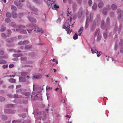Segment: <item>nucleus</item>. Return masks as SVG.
Returning a JSON list of instances; mask_svg holds the SVG:
<instances>
[{"label": "nucleus", "mask_w": 123, "mask_h": 123, "mask_svg": "<svg viewBox=\"0 0 123 123\" xmlns=\"http://www.w3.org/2000/svg\"><path fill=\"white\" fill-rule=\"evenodd\" d=\"M55 0H48L47 4L49 8H52L53 9L55 8V9L59 8V6L56 5L55 3Z\"/></svg>", "instance_id": "1"}, {"label": "nucleus", "mask_w": 123, "mask_h": 123, "mask_svg": "<svg viewBox=\"0 0 123 123\" xmlns=\"http://www.w3.org/2000/svg\"><path fill=\"white\" fill-rule=\"evenodd\" d=\"M87 14H86L87 18L86 21V23L85 26V28H87L89 25L88 22L90 21L91 22L92 21V16L93 15V13H91L90 14V17H89L87 16Z\"/></svg>", "instance_id": "2"}, {"label": "nucleus", "mask_w": 123, "mask_h": 123, "mask_svg": "<svg viewBox=\"0 0 123 123\" xmlns=\"http://www.w3.org/2000/svg\"><path fill=\"white\" fill-rule=\"evenodd\" d=\"M95 37H97V41H99L101 38V35L99 32V30L98 29H97L95 32L94 35Z\"/></svg>", "instance_id": "3"}, {"label": "nucleus", "mask_w": 123, "mask_h": 123, "mask_svg": "<svg viewBox=\"0 0 123 123\" xmlns=\"http://www.w3.org/2000/svg\"><path fill=\"white\" fill-rule=\"evenodd\" d=\"M25 27V26L23 25L19 26L18 27V29H17L16 31L18 32H20L23 33H27V32L26 30H24L22 28Z\"/></svg>", "instance_id": "4"}, {"label": "nucleus", "mask_w": 123, "mask_h": 123, "mask_svg": "<svg viewBox=\"0 0 123 123\" xmlns=\"http://www.w3.org/2000/svg\"><path fill=\"white\" fill-rule=\"evenodd\" d=\"M27 58L26 57H22L21 58V62L22 63L25 64L26 63L31 64L33 63L32 61H27L26 60Z\"/></svg>", "instance_id": "5"}, {"label": "nucleus", "mask_w": 123, "mask_h": 123, "mask_svg": "<svg viewBox=\"0 0 123 123\" xmlns=\"http://www.w3.org/2000/svg\"><path fill=\"white\" fill-rule=\"evenodd\" d=\"M91 51L92 52V53L93 54L94 53H97L96 54L97 56L99 57L100 56V52H98V51H97L96 48H91Z\"/></svg>", "instance_id": "6"}, {"label": "nucleus", "mask_w": 123, "mask_h": 123, "mask_svg": "<svg viewBox=\"0 0 123 123\" xmlns=\"http://www.w3.org/2000/svg\"><path fill=\"white\" fill-rule=\"evenodd\" d=\"M22 91H25V90L24 89H19L18 90H17L16 92L17 93H18V92H20L22 94H24L25 96H27L29 95V93L28 92H22Z\"/></svg>", "instance_id": "7"}, {"label": "nucleus", "mask_w": 123, "mask_h": 123, "mask_svg": "<svg viewBox=\"0 0 123 123\" xmlns=\"http://www.w3.org/2000/svg\"><path fill=\"white\" fill-rule=\"evenodd\" d=\"M110 6L109 5H108L107 6V7L106 8L104 9L103 11V13L104 14H106L107 13V11L110 9Z\"/></svg>", "instance_id": "8"}, {"label": "nucleus", "mask_w": 123, "mask_h": 123, "mask_svg": "<svg viewBox=\"0 0 123 123\" xmlns=\"http://www.w3.org/2000/svg\"><path fill=\"white\" fill-rule=\"evenodd\" d=\"M5 113L7 114H10L13 113L15 112L16 111L15 110L10 111L8 109H5L4 111Z\"/></svg>", "instance_id": "9"}, {"label": "nucleus", "mask_w": 123, "mask_h": 123, "mask_svg": "<svg viewBox=\"0 0 123 123\" xmlns=\"http://www.w3.org/2000/svg\"><path fill=\"white\" fill-rule=\"evenodd\" d=\"M43 0L45 1L46 0ZM33 2L34 3L38 5H40L42 4V2L40 0H33Z\"/></svg>", "instance_id": "10"}, {"label": "nucleus", "mask_w": 123, "mask_h": 123, "mask_svg": "<svg viewBox=\"0 0 123 123\" xmlns=\"http://www.w3.org/2000/svg\"><path fill=\"white\" fill-rule=\"evenodd\" d=\"M28 43V41L26 40L23 42L20 41L18 43V44L19 45H25L27 44Z\"/></svg>", "instance_id": "11"}, {"label": "nucleus", "mask_w": 123, "mask_h": 123, "mask_svg": "<svg viewBox=\"0 0 123 123\" xmlns=\"http://www.w3.org/2000/svg\"><path fill=\"white\" fill-rule=\"evenodd\" d=\"M42 77V74H39L36 75H35L32 77V79H39L41 78Z\"/></svg>", "instance_id": "12"}, {"label": "nucleus", "mask_w": 123, "mask_h": 123, "mask_svg": "<svg viewBox=\"0 0 123 123\" xmlns=\"http://www.w3.org/2000/svg\"><path fill=\"white\" fill-rule=\"evenodd\" d=\"M28 7L30 9L35 12H37L38 10L37 8L33 6H28Z\"/></svg>", "instance_id": "13"}, {"label": "nucleus", "mask_w": 123, "mask_h": 123, "mask_svg": "<svg viewBox=\"0 0 123 123\" xmlns=\"http://www.w3.org/2000/svg\"><path fill=\"white\" fill-rule=\"evenodd\" d=\"M28 18L31 23H35L36 22V19L34 18L28 17Z\"/></svg>", "instance_id": "14"}, {"label": "nucleus", "mask_w": 123, "mask_h": 123, "mask_svg": "<svg viewBox=\"0 0 123 123\" xmlns=\"http://www.w3.org/2000/svg\"><path fill=\"white\" fill-rule=\"evenodd\" d=\"M19 82H23L25 81V79L24 76V77H19Z\"/></svg>", "instance_id": "15"}, {"label": "nucleus", "mask_w": 123, "mask_h": 123, "mask_svg": "<svg viewBox=\"0 0 123 123\" xmlns=\"http://www.w3.org/2000/svg\"><path fill=\"white\" fill-rule=\"evenodd\" d=\"M14 4L16 5L20 6V7H19V8H21L23 6L22 4H21L17 1H14Z\"/></svg>", "instance_id": "16"}, {"label": "nucleus", "mask_w": 123, "mask_h": 123, "mask_svg": "<svg viewBox=\"0 0 123 123\" xmlns=\"http://www.w3.org/2000/svg\"><path fill=\"white\" fill-rule=\"evenodd\" d=\"M69 25L68 24L67 25L66 24H64L63 26V28L64 29H66L69 28Z\"/></svg>", "instance_id": "17"}, {"label": "nucleus", "mask_w": 123, "mask_h": 123, "mask_svg": "<svg viewBox=\"0 0 123 123\" xmlns=\"http://www.w3.org/2000/svg\"><path fill=\"white\" fill-rule=\"evenodd\" d=\"M104 21H102L101 23V28L103 29H104L105 28V26L104 24Z\"/></svg>", "instance_id": "18"}, {"label": "nucleus", "mask_w": 123, "mask_h": 123, "mask_svg": "<svg viewBox=\"0 0 123 123\" xmlns=\"http://www.w3.org/2000/svg\"><path fill=\"white\" fill-rule=\"evenodd\" d=\"M67 16H69V15H72V12H71L69 8L67 10Z\"/></svg>", "instance_id": "19"}, {"label": "nucleus", "mask_w": 123, "mask_h": 123, "mask_svg": "<svg viewBox=\"0 0 123 123\" xmlns=\"http://www.w3.org/2000/svg\"><path fill=\"white\" fill-rule=\"evenodd\" d=\"M33 30V31L34 32H38L40 31L41 30V28H35V29Z\"/></svg>", "instance_id": "20"}, {"label": "nucleus", "mask_w": 123, "mask_h": 123, "mask_svg": "<svg viewBox=\"0 0 123 123\" xmlns=\"http://www.w3.org/2000/svg\"><path fill=\"white\" fill-rule=\"evenodd\" d=\"M104 5L103 2L102 1L100 2L98 4V6L99 8L102 7Z\"/></svg>", "instance_id": "21"}, {"label": "nucleus", "mask_w": 123, "mask_h": 123, "mask_svg": "<svg viewBox=\"0 0 123 123\" xmlns=\"http://www.w3.org/2000/svg\"><path fill=\"white\" fill-rule=\"evenodd\" d=\"M83 27H81L79 31H78L79 33L78 34V35L79 36H80L81 33H82V32L83 31Z\"/></svg>", "instance_id": "22"}, {"label": "nucleus", "mask_w": 123, "mask_h": 123, "mask_svg": "<svg viewBox=\"0 0 123 123\" xmlns=\"http://www.w3.org/2000/svg\"><path fill=\"white\" fill-rule=\"evenodd\" d=\"M8 81L9 82L12 83H14L15 82V80L13 78L9 79L8 80Z\"/></svg>", "instance_id": "23"}, {"label": "nucleus", "mask_w": 123, "mask_h": 123, "mask_svg": "<svg viewBox=\"0 0 123 123\" xmlns=\"http://www.w3.org/2000/svg\"><path fill=\"white\" fill-rule=\"evenodd\" d=\"M15 38H16V37H14L12 38H9L8 39H7L6 40V41L8 42H11L13 40L12 39H14Z\"/></svg>", "instance_id": "24"}, {"label": "nucleus", "mask_w": 123, "mask_h": 123, "mask_svg": "<svg viewBox=\"0 0 123 123\" xmlns=\"http://www.w3.org/2000/svg\"><path fill=\"white\" fill-rule=\"evenodd\" d=\"M117 6L115 4H113L111 6V7L112 10H115L117 8Z\"/></svg>", "instance_id": "25"}, {"label": "nucleus", "mask_w": 123, "mask_h": 123, "mask_svg": "<svg viewBox=\"0 0 123 123\" xmlns=\"http://www.w3.org/2000/svg\"><path fill=\"white\" fill-rule=\"evenodd\" d=\"M77 33L76 32L73 36V38L74 40H76L78 38V34H77Z\"/></svg>", "instance_id": "26"}, {"label": "nucleus", "mask_w": 123, "mask_h": 123, "mask_svg": "<svg viewBox=\"0 0 123 123\" xmlns=\"http://www.w3.org/2000/svg\"><path fill=\"white\" fill-rule=\"evenodd\" d=\"M12 17L14 18H16L17 16V14L15 12H12Z\"/></svg>", "instance_id": "27"}, {"label": "nucleus", "mask_w": 123, "mask_h": 123, "mask_svg": "<svg viewBox=\"0 0 123 123\" xmlns=\"http://www.w3.org/2000/svg\"><path fill=\"white\" fill-rule=\"evenodd\" d=\"M23 55L22 54H13V57H18L22 56Z\"/></svg>", "instance_id": "28"}, {"label": "nucleus", "mask_w": 123, "mask_h": 123, "mask_svg": "<svg viewBox=\"0 0 123 123\" xmlns=\"http://www.w3.org/2000/svg\"><path fill=\"white\" fill-rule=\"evenodd\" d=\"M6 30V28L3 26H2L1 27V29L0 31L1 32H3Z\"/></svg>", "instance_id": "29"}, {"label": "nucleus", "mask_w": 123, "mask_h": 123, "mask_svg": "<svg viewBox=\"0 0 123 123\" xmlns=\"http://www.w3.org/2000/svg\"><path fill=\"white\" fill-rule=\"evenodd\" d=\"M32 47V45L26 46H25V49H28L31 48Z\"/></svg>", "instance_id": "30"}, {"label": "nucleus", "mask_w": 123, "mask_h": 123, "mask_svg": "<svg viewBox=\"0 0 123 123\" xmlns=\"http://www.w3.org/2000/svg\"><path fill=\"white\" fill-rule=\"evenodd\" d=\"M6 16L8 18H10L11 17V13L9 12H7L6 13Z\"/></svg>", "instance_id": "31"}, {"label": "nucleus", "mask_w": 123, "mask_h": 123, "mask_svg": "<svg viewBox=\"0 0 123 123\" xmlns=\"http://www.w3.org/2000/svg\"><path fill=\"white\" fill-rule=\"evenodd\" d=\"M97 4L96 3H94L92 7V9L94 10H95L97 8Z\"/></svg>", "instance_id": "32"}, {"label": "nucleus", "mask_w": 123, "mask_h": 123, "mask_svg": "<svg viewBox=\"0 0 123 123\" xmlns=\"http://www.w3.org/2000/svg\"><path fill=\"white\" fill-rule=\"evenodd\" d=\"M66 31H67V33L68 34H70L72 31L71 29L68 28L66 29Z\"/></svg>", "instance_id": "33"}, {"label": "nucleus", "mask_w": 123, "mask_h": 123, "mask_svg": "<svg viewBox=\"0 0 123 123\" xmlns=\"http://www.w3.org/2000/svg\"><path fill=\"white\" fill-rule=\"evenodd\" d=\"M6 61L4 60H0V64H6Z\"/></svg>", "instance_id": "34"}, {"label": "nucleus", "mask_w": 123, "mask_h": 123, "mask_svg": "<svg viewBox=\"0 0 123 123\" xmlns=\"http://www.w3.org/2000/svg\"><path fill=\"white\" fill-rule=\"evenodd\" d=\"M11 9L13 10H16L17 8L16 7L14 6H11Z\"/></svg>", "instance_id": "35"}, {"label": "nucleus", "mask_w": 123, "mask_h": 123, "mask_svg": "<svg viewBox=\"0 0 123 123\" xmlns=\"http://www.w3.org/2000/svg\"><path fill=\"white\" fill-rule=\"evenodd\" d=\"M1 37L3 38H5L6 37V35L4 33H2L1 34Z\"/></svg>", "instance_id": "36"}, {"label": "nucleus", "mask_w": 123, "mask_h": 123, "mask_svg": "<svg viewBox=\"0 0 123 123\" xmlns=\"http://www.w3.org/2000/svg\"><path fill=\"white\" fill-rule=\"evenodd\" d=\"M5 22H6L9 23L11 21V20L9 18H6L5 20Z\"/></svg>", "instance_id": "37"}, {"label": "nucleus", "mask_w": 123, "mask_h": 123, "mask_svg": "<svg viewBox=\"0 0 123 123\" xmlns=\"http://www.w3.org/2000/svg\"><path fill=\"white\" fill-rule=\"evenodd\" d=\"M8 57L7 55H6V56H0V59H3L4 58H8Z\"/></svg>", "instance_id": "38"}, {"label": "nucleus", "mask_w": 123, "mask_h": 123, "mask_svg": "<svg viewBox=\"0 0 123 123\" xmlns=\"http://www.w3.org/2000/svg\"><path fill=\"white\" fill-rule=\"evenodd\" d=\"M27 74V73L25 72H23L22 73V75L24 77Z\"/></svg>", "instance_id": "39"}, {"label": "nucleus", "mask_w": 123, "mask_h": 123, "mask_svg": "<svg viewBox=\"0 0 123 123\" xmlns=\"http://www.w3.org/2000/svg\"><path fill=\"white\" fill-rule=\"evenodd\" d=\"M33 29L32 30L31 29L27 30V31L30 34H31L32 32L33 31Z\"/></svg>", "instance_id": "40"}, {"label": "nucleus", "mask_w": 123, "mask_h": 123, "mask_svg": "<svg viewBox=\"0 0 123 123\" xmlns=\"http://www.w3.org/2000/svg\"><path fill=\"white\" fill-rule=\"evenodd\" d=\"M8 65H4L2 66V67L4 69H5L8 67Z\"/></svg>", "instance_id": "41"}, {"label": "nucleus", "mask_w": 123, "mask_h": 123, "mask_svg": "<svg viewBox=\"0 0 123 123\" xmlns=\"http://www.w3.org/2000/svg\"><path fill=\"white\" fill-rule=\"evenodd\" d=\"M104 36L105 39H106L107 38V34L106 33L104 32L103 34Z\"/></svg>", "instance_id": "42"}, {"label": "nucleus", "mask_w": 123, "mask_h": 123, "mask_svg": "<svg viewBox=\"0 0 123 123\" xmlns=\"http://www.w3.org/2000/svg\"><path fill=\"white\" fill-rule=\"evenodd\" d=\"M2 117L5 120H6L7 118V116L6 115H3L2 116Z\"/></svg>", "instance_id": "43"}, {"label": "nucleus", "mask_w": 123, "mask_h": 123, "mask_svg": "<svg viewBox=\"0 0 123 123\" xmlns=\"http://www.w3.org/2000/svg\"><path fill=\"white\" fill-rule=\"evenodd\" d=\"M5 100V98L2 97H0V101H4Z\"/></svg>", "instance_id": "44"}, {"label": "nucleus", "mask_w": 123, "mask_h": 123, "mask_svg": "<svg viewBox=\"0 0 123 123\" xmlns=\"http://www.w3.org/2000/svg\"><path fill=\"white\" fill-rule=\"evenodd\" d=\"M52 88L51 87H48L47 86L46 87V89L47 90H49L52 89Z\"/></svg>", "instance_id": "45"}, {"label": "nucleus", "mask_w": 123, "mask_h": 123, "mask_svg": "<svg viewBox=\"0 0 123 123\" xmlns=\"http://www.w3.org/2000/svg\"><path fill=\"white\" fill-rule=\"evenodd\" d=\"M92 4V1L91 0H89L88 1V4L89 5L91 6Z\"/></svg>", "instance_id": "46"}, {"label": "nucleus", "mask_w": 123, "mask_h": 123, "mask_svg": "<svg viewBox=\"0 0 123 123\" xmlns=\"http://www.w3.org/2000/svg\"><path fill=\"white\" fill-rule=\"evenodd\" d=\"M81 15V12H78V18H80Z\"/></svg>", "instance_id": "47"}, {"label": "nucleus", "mask_w": 123, "mask_h": 123, "mask_svg": "<svg viewBox=\"0 0 123 123\" xmlns=\"http://www.w3.org/2000/svg\"><path fill=\"white\" fill-rule=\"evenodd\" d=\"M110 14L111 16L112 17L114 16V13L113 12H110Z\"/></svg>", "instance_id": "48"}, {"label": "nucleus", "mask_w": 123, "mask_h": 123, "mask_svg": "<svg viewBox=\"0 0 123 123\" xmlns=\"http://www.w3.org/2000/svg\"><path fill=\"white\" fill-rule=\"evenodd\" d=\"M4 54V52L2 50L0 51V55H3Z\"/></svg>", "instance_id": "49"}, {"label": "nucleus", "mask_w": 123, "mask_h": 123, "mask_svg": "<svg viewBox=\"0 0 123 123\" xmlns=\"http://www.w3.org/2000/svg\"><path fill=\"white\" fill-rule=\"evenodd\" d=\"M12 123H18L19 122L17 120H13L12 121Z\"/></svg>", "instance_id": "50"}, {"label": "nucleus", "mask_w": 123, "mask_h": 123, "mask_svg": "<svg viewBox=\"0 0 123 123\" xmlns=\"http://www.w3.org/2000/svg\"><path fill=\"white\" fill-rule=\"evenodd\" d=\"M77 3L79 4L81 3L82 2V0H76Z\"/></svg>", "instance_id": "51"}, {"label": "nucleus", "mask_w": 123, "mask_h": 123, "mask_svg": "<svg viewBox=\"0 0 123 123\" xmlns=\"http://www.w3.org/2000/svg\"><path fill=\"white\" fill-rule=\"evenodd\" d=\"M14 87L13 85H12L9 86V88H12Z\"/></svg>", "instance_id": "52"}, {"label": "nucleus", "mask_w": 123, "mask_h": 123, "mask_svg": "<svg viewBox=\"0 0 123 123\" xmlns=\"http://www.w3.org/2000/svg\"><path fill=\"white\" fill-rule=\"evenodd\" d=\"M14 66L13 64H10L9 65V67L10 68H12Z\"/></svg>", "instance_id": "53"}, {"label": "nucleus", "mask_w": 123, "mask_h": 123, "mask_svg": "<svg viewBox=\"0 0 123 123\" xmlns=\"http://www.w3.org/2000/svg\"><path fill=\"white\" fill-rule=\"evenodd\" d=\"M72 17H70V19H68L67 21V22H70L71 21V20H72Z\"/></svg>", "instance_id": "54"}, {"label": "nucleus", "mask_w": 123, "mask_h": 123, "mask_svg": "<svg viewBox=\"0 0 123 123\" xmlns=\"http://www.w3.org/2000/svg\"><path fill=\"white\" fill-rule=\"evenodd\" d=\"M61 21V19H60V18H59L56 21L57 23H58V22H60Z\"/></svg>", "instance_id": "55"}, {"label": "nucleus", "mask_w": 123, "mask_h": 123, "mask_svg": "<svg viewBox=\"0 0 123 123\" xmlns=\"http://www.w3.org/2000/svg\"><path fill=\"white\" fill-rule=\"evenodd\" d=\"M110 20V19L109 18H107L106 20V22L108 23L109 22Z\"/></svg>", "instance_id": "56"}, {"label": "nucleus", "mask_w": 123, "mask_h": 123, "mask_svg": "<svg viewBox=\"0 0 123 123\" xmlns=\"http://www.w3.org/2000/svg\"><path fill=\"white\" fill-rule=\"evenodd\" d=\"M22 37V36L21 35H19L18 36V39H20Z\"/></svg>", "instance_id": "57"}, {"label": "nucleus", "mask_w": 123, "mask_h": 123, "mask_svg": "<svg viewBox=\"0 0 123 123\" xmlns=\"http://www.w3.org/2000/svg\"><path fill=\"white\" fill-rule=\"evenodd\" d=\"M11 51H14L15 52H20V51L19 50H18V51H15V50H14V49L12 50V51L11 50Z\"/></svg>", "instance_id": "58"}, {"label": "nucleus", "mask_w": 123, "mask_h": 123, "mask_svg": "<svg viewBox=\"0 0 123 123\" xmlns=\"http://www.w3.org/2000/svg\"><path fill=\"white\" fill-rule=\"evenodd\" d=\"M21 86L20 85H19L16 86V88H19Z\"/></svg>", "instance_id": "59"}, {"label": "nucleus", "mask_w": 123, "mask_h": 123, "mask_svg": "<svg viewBox=\"0 0 123 123\" xmlns=\"http://www.w3.org/2000/svg\"><path fill=\"white\" fill-rule=\"evenodd\" d=\"M15 76L14 75H10L9 76L10 78L14 77Z\"/></svg>", "instance_id": "60"}, {"label": "nucleus", "mask_w": 123, "mask_h": 123, "mask_svg": "<svg viewBox=\"0 0 123 123\" xmlns=\"http://www.w3.org/2000/svg\"><path fill=\"white\" fill-rule=\"evenodd\" d=\"M31 25L30 24H27L26 25V26L27 27H30L31 26Z\"/></svg>", "instance_id": "61"}, {"label": "nucleus", "mask_w": 123, "mask_h": 123, "mask_svg": "<svg viewBox=\"0 0 123 123\" xmlns=\"http://www.w3.org/2000/svg\"><path fill=\"white\" fill-rule=\"evenodd\" d=\"M120 52L121 53H123V48L121 49L120 50Z\"/></svg>", "instance_id": "62"}, {"label": "nucleus", "mask_w": 123, "mask_h": 123, "mask_svg": "<svg viewBox=\"0 0 123 123\" xmlns=\"http://www.w3.org/2000/svg\"><path fill=\"white\" fill-rule=\"evenodd\" d=\"M14 97L15 98H19L18 96V95H15Z\"/></svg>", "instance_id": "63"}, {"label": "nucleus", "mask_w": 123, "mask_h": 123, "mask_svg": "<svg viewBox=\"0 0 123 123\" xmlns=\"http://www.w3.org/2000/svg\"><path fill=\"white\" fill-rule=\"evenodd\" d=\"M19 2H22L24 1L25 0H19Z\"/></svg>", "instance_id": "64"}]
</instances>
